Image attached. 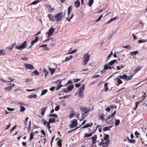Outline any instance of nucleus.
I'll return each mask as SVG.
<instances>
[{
	"label": "nucleus",
	"mask_w": 147,
	"mask_h": 147,
	"mask_svg": "<svg viewBox=\"0 0 147 147\" xmlns=\"http://www.w3.org/2000/svg\"><path fill=\"white\" fill-rule=\"evenodd\" d=\"M113 54L112 52H111L108 57H106V60H108L111 57V56L113 55Z\"/></svg>",
	"instance_id": "a19ab883"
},
{
	"label": "nucleus",
	"mask_w": 147,
	"mask_h": 147,
	"mask_svg": "<svg viewBox=\"0 0 147 147\" xmlns=\"http://www.w3.org/2000/svg\"><path fill=\"white\" fill-rule=\"evenodd\" d=\"M40 1L39 0L35 1H33V2H32L31 3L30 5H36V4H37L38 3L40 2Z\"/></svg>",
	"instance_id": "393cba45"
},
{
	"label": "nucleus",
	"mask_w": 147,
	"mask_h": 147,
	"mask_svg": "<svg viewBox=\"0 0 147 147\" xmlns=\"http://www.w3.org/2000/svg\"><path fill=\"white\" fill-rule=\"evenodd\" d=\"M63 86L61 84V85H58L57 86V88L56 89V90L57 91L59 90Z\"/></svg>",
	"instance_id": "37998d69"
},
{
	"label": "nucleus",
	"mask_w": 147,
	"mask_h": 147,
	"mask_svg": "<svg viewBox=\"0 0 147 147\" xmlns=\"http://www.w3.org/2000/svg\"><path fill=\"white\" fill-rule=\"evenodd\" d=\"M77 51V50L74 49V50H73V51H71V52H70L68 53H67V54H72L73 53H75Z\"/></svg>",
	"instance_id": "de8ad7c7"
},
{
	"label": "nucleus",
	"mask_w": 147,
	"mask_h": 147,
	"mask_svg": "<svg viewBox=\"0 0 147 147\" xmlns=\"http://www.w3.org/2000/svg\"><path fill=\"white\" fill-rule=\"evenodd\" d=\"M20 107L21 108L20 111L22 112H23L26 109L23 106H20Z\"/></svg>",
	"instance_id": "79ce46f5"
},
{
	"label": "nucleus",
	"mask_w": 147,
	"mask_h": 147,
	"mask_svg": "<svg viewBox=\"0 0 147 147\" xmlns=\"http://www.w3.org/2000/svg\"><path fill=\"white\" fill-rule=\"evenodd\" d=\"M57 143L58 146L60 147H61V141L58 140L57 141Z\"/></svg>",
	"instance_id": "bf43d9fd"
},
{
	"label": "nucleus",
	"mask_w": 147,
	"mask_h": 147,
	"mask_svg": "<svg viewBox=\"0 0 147 147\" xmlns=\"http://www.w3.org/2000/svg\"><path fill=\"white\" fill-rule=\"evenodd\" d=\"M16 126L15 125L10 130V132H12L16 128Z\"/></svg>",
	"instance_id": "5fc2aeb1"
},
{
	"label": "nucleus",
	"mask_w": 147,
	"mask_h": 147,
	"mask_svg": "<svg viewBox=\"0 0 147 147\" xmlns=\"http://www.w3.org/2000/svg\"><path fill=\"white\" fill-rule=\"evenodd\" d=\"M72 55L70 56H69V57H66L65 59V62L67 60H70L72 58Z\"/></svg>",
	"instance_id": "a18cd8bd"
},
{
	"label": "nucleus",
	"mask_w": 147,
	"mask_h": 147,
	"mask_svg": "<svg viewBox=\"0 0 147 147\" xmlns=\"http://www.w3.org/2000/svg\"><path fill=\"white\" fill-rule=\"evenodd\" d=\"M60 109V106L59 105H57L56 106L55 108V110L56 111H58Z\"/></svg>",
	"instance_id": "09e8293b"
},
{
	"label": "nucleus",
	"mask_w": 147,
	"mask_h": 147,
	"mask_svg": "<svg viewBox=\"0 0 147 147\" xmlns=\"http://www.w3.org/2000/svg\"><path fill=\"white\" fill-rule=\"evenodd\" d=\"M113 68V67H111L108 64H105L104 66V70H108L109 69H111Z\"/></svg>",
	"instance_id": "6e6552de"
},
{
	"label": "nucleus",
	"mask_w": 147,
	"mask_h": 147,
	"mask_svg": "<svg viewBox=\"0 0 147 147\" xmlns=\"http://www.w3.org/2000/svg\"><path fill=\"white\" fill-rule=\"evenodd\" d=\"M15 44H13V45L11 47H9V48L10 50L11 51L13 49L14 47V45H15Z\"/></svg>",
	"instance_id": "0e129e2a"
},
{
	"label": "nucleus",
	"mask_w": 147,
	"mask_h": 147,
	"mask_svg": "<svg viewBox=\"0 0 147 147\" xmlns=\"http://www.w3.org/2000/svg\"><path fill=\"white\" fill-rule=\"evenodd\" d=\"M94 0H89L88 3V5L89 6H91L93 3Z\"/></svg>",
	"instance_id": "f704fd0d"
},
{
	"label": "nucleus",
	"mask_w": 147,
	"mask_h": 147,
	"mask_svg": "<svg viewBox=\"0 0 147 147\" xmlns=\"http://www.w3.org/2000/svg\"><path fill=\"white\" fill-rule=\"evenodd\" d=\"M12 89V86H9L8 87H6L5 88V90H7L8 91H10Z\"/></svg>",
	"instance_id": "2f4dec72"
},
{
	"label": "nucleus",
	"mask_w": 147,
	"mask_h": 147,
	"mask_svg": "<svg viewBox=\"0 0 147 147\" xmlns=\"http://www.w3.org/2000/svg\"><path fill=\"white\" fill-rule=\"evenodd\" d=\"M114 116L112 114L109 115L105 119V122L106 123H109L107 122V121L111 119V118L113 117Z\"/></svg>",
	"instance_id": "ddd939ff"
},
{
	"label": "nucleus",
	"mask_w": 147,
	"mask_h": 147,
	"mask_svg": "<svg viewBox=\"0 0 147 147\" xmlns=\"http://www.w3.org/2000/svg\"><path fill=\"white\" fill-rule=\"evenodd\" d=\"M105 135L104 140H106L105 142V145H103L102 147H108L110 142V140L109 138V136L108 134H104Z\"/></svg>",
	"instance_id": "f257e3e1"
},
{
	"label": "nucleus",
	"mask_w": 147,
	"mask_h": 147,
	"mask_svg": "<svg viewBox=\"0 0 147 147\" xmlns=\"http://www.w3.org/2000/svg\"><path fill=\"white\" fill-rule=\"evenodd\" d=\"M27 42L26 41H25L21 45L16 46V49L19 50H21L26 48V46H27V45L26 44Z\"/></svg>",
	"instance_id": "20e7f679"
},
{
	"label": "nucleus",
	"mask_w": 147,
	"mask_h": 147,
	"mask_svg": "<svg viewBox=\"0 0 147 147\" xmlns=\"http://www.w3.org/2000/svg\"><path fill=\"white\" fill-rule=\"evenodd\" d=\"M120 78H119L118 77L116 78V79L117 80V83H119V84H122L123 83L122 81L120 80Z\"/></svg>",
	"instance_id": "cd10ccee"
},
{
	"label": "nucleus",
	"mask_w": 147,
	"mask_h": 147,
	"mask_svg": "<svg viewBox=\"0 0 147 147\" xmlns=\"http://www.w3.org/2000/svg\"><path fill=\"white\" fill-rule=\"evenodd\" d=\"M81 110L82 112H84L85 114L88 113L89 111V110L87 109L86 108L81 109Z\"/></svg>",
	"instance_id": "4be33fe9"
},
{
	"label": "nucleus",
	"mask_w": 147,
	"mask_h": 147,
	"mask_svg": "<svg viewBox=\"0 0 147 147\" xmlns=\"http://www.w3.org/2000/svg\"><path fill=\"white\" fill-rule=\"evenodd\" d=\"M38 40V37L36 36L35 37V39L34 40L32 41L31 42V45L32 46L34 45L35 43H36Z\"/></svg>",
	"instance_id": "f8f14e48"
},
{
	"label": "nucleus",
	"mask_w": 147,
	"mask_h": 147,
	"mask_svg": "<svg viewBox=\"0 0 147 147\" xmlns=\"http://www.w3.org/2000/svg\"><path fill=\"white\" fill-rule=\"evenodd\" d=\"M110 129H109V127H105L103 128V131H105L107 130L110 131Z\"/></svg>",
	"instance_id": "ea45409f"
},
{
	"label": "nucleus",
	"mask_w": 147,
	"mask_h": 147,
	"mask_svg": "<svg viewBox=\"0 0 147 147\" xmlns=\"http://www.w3.org/2000/svg\"><path fill=\"white\" fill-rule=\"evenodd\" d=\"M120 122V120L119 119H116L115 120V125L117 126H118Z\"/></svg>",
	"instance_id": "bb28decb"
},
{
	"label": "nucleus",
	"mask_w": 147,
	"mask_h": 147,
	"mask_svg": "<svg viewBox=\"0 0 147 147\" xmlns=\"http://www.w3.org/2000/svg\"><path fill=\"white\" fill-rule=\"evenodd\" d=\"M84 88L85 86L83 84L82 86L80 87L78 90V92H83L85 89Z\"/></svg>",
	"instance_id": "1a4fd4ad"
},
{
	"label": "nucleus",
	"mask_w": 147,
	"mask_h": 147,
	"mask_svg": "<svg viewBox=\"0 0 147 147\" xmlns=\"http://www.w3.org/2000/svg\"><path fill=\"white\" fill-rule=\"evenodd\" d=\"M37 96V95L36 94H32L28 96V98H31L34 97H36Z\"/></svg>",
	"instance_id": "a878e982"
},
{
	"label": "nucleus",
	"mask_w": 147,
	"mask_h": 147,
	"mask_svg": "<svg viewBox=\"0 0 147 147\" xmlns=\"http://www.w3.org/2000/svg\"><path fill=\"white\" fill-rule=\"evenodd\" d=\"M48 17L49 18V19L52 22H54V21L55 19L54 16H53L52 14H49L48 15Z\"/></svg>",
	"instance_id": "9b49d317"
},
{
	"label": "nucleus",
	"mask_w": 147,
	"mask_h": 147,
	"mask_svg": "<svg viewBox=\"0 0 147 147\" xmlns=\"http://www.w3.org/2000/svg\"><path fill=\"white\" fill-rule=\"evenodd\" d=\"M134 134L136 136L137 138L138 137V135H140V134L137 131H136L135 132Z\"/></svg>",
	"instance_id": "e2e57ef3"
},
{
	"label": "nucleus",
	"mask_w": 147,
	"mask_h": 147,
	"mask_svg": "<svg viewBox=\"0 0 147 147\" xmlns=\"http://www.w3.org/2000/svg\"><path fill=\"white\" fill-rule=\"evenodd\" d=\"M55 87H52L50 88V91H52L55 89Z\"/></svg>",
	"instance_id": "774afa93"
},
{
	"label": "nucleus",
	"mask_w": 147,
	"mask_h": 147,
	"mask_svg": "<svg viewBox=\"0 0 147 147\" xmlns=\"http://www.w3.org/2000/svg\"><path fill=\"white\" fill-rule=\"evenodd\" d=\"M117 19V18L116 17H114L113 18H111L110 20L106 23L105 24H108L109 23Z\"/></svg>",
	"instance_id": "a211bd4d"
},
{
	"label": "nucleus",
	"mask_w": 147,
	"mask_h": 147,
	"mask_svg": "<svg viewBox=\"0 0 147 147\" xmlns=\"http://www.w3.org/2000/svg\"><path fill=\"white\" fill-rule=\"evenodd\" d=\"M93 123H91L90 124H88L86 125H84V127L85 128L88 127L92 126L93 125Z\"/></svg>",
	"instance_id": "58836bf2"
},
{
	"label": "nucleus",
	"mask_w": 147,
	"mask_h": 147,
	"mask_svg": "<svg viewBox=\"0 0 147 147\" xmlns=\"http://www.w3.org/2000/svg\"><path fill=\"white\" fill-rule=\"evenodd\" d=\"M101 140V142L98 144V145L99 146H102L104 144H105V142H103V140Z\"/></svg>",
	"instance_id": "13d9d810"
},
{
	"label": "nucleus",
	"mask_w": 147,
	"mask_h": 147,
	"mask_svg": "<svg viewBox=\"0 0 147 147\" xmlns=\"http://www.w3.org/2000/svg\"><path fill=\"white\" fill-rule=\"evenodd\" d=\"M72 6H71L69 7L68 8V16H69L70 12H71V10H72Z\"/></svg>",
	"instance_id": "c9c22d12"
},
{
	"label": "nucleus",
	"mask_w": 147,
	"mask_h": 147,
	"mask_svg": "<svg viewBox=\"0 0 147 147\" xmlns=\"http://www.w3.org/2000/svg\"><path fill=\"white\" fill-rule=\"evenodd\" d=\"M100 118L102 120H104V114H101L99 116Z\"/></svg>",
	"instance_id": "6e6d98bb"
},
{
	"label": "nucleus",
	"mask_w": 147,
	"mask_h": 147,
	"mask_svg": "<svg viewBox=\"0 0 147 147\" xmlns=\"http://www.w3.org/2000/svg\"><path fill=\"white\" fill-rule=\"evenodd\" d=\"M80 85L81 84H75V86L76 88H79Z\"/></svg>",
	"instance_id": "338daca9"
},
{
	"label": "nucleus",
	"mask_w": 147,
	"mask_h": 147,
	"mask_svg": "<svg viewBox=\"0 0 147 147\" xmlns=\"http://www.w3.org/2000/svg\"><path fill=\"white\" fill-rule=\"evenodd\" d=\"M63 12H61L57 14L55 16L56 19L55 21L56 22L58 23L61 21L63 18Z\"/></svg>",
	"instance_id": "f03ea898"
},
{
	"label": "nucleus",
	"mask_w": 147,
	"mask_h": 147,
	"mask_svg": "<svg viewBox=\"0 0 147 147\" xmlns=\"http://www.w3.org/2000/svg\"><path fill=\"white\" fill-rule=\"evenodd\" d=\"M56 121L55 118H51L49 119V122L50 123H54Z\"/></svg>",
	"instance_id": "b1692460"
},
{
	"label": "nucleus",
	"mask_w": 147,
	"mask_h": 147,
	"mask_svg": "<svg viewBox=\"0 0 147 147\" xmlns=\"http://www.w3.org/2000/svg\"><path fill=\"white\" fill-rule=\"evenodd\" d=\"M102 16L103 15H100V16L96 20V22H99L101 18L102 17Z\"/></svg>",
	"instance_id": "603ef678"
},
{
	"label": "nucleus",
	"mask_w": 147,
	"mask_h": 147,
	"mask_svg": "<svg viewBox=\"0 0 147 147\" xmlns=\"http://www.w3.org/2000/svg\"><path fill=\"white\" fill-rule=\"evenodd\" d=\"M79 94L78 95V96L81 98H82L84 96V94H83V92H79Z\"/></svg>",
	"instance_id": "4c0bfd02"
},
{
	"label": "nucleus",
	"mask_w": 147,
	"mask_h": 147,
	"mask_svg": "<svg viewBox=\"0 0 147 147\" xmlns=\"http://www.w3.org/2000/svg\"><path fill=\"white\" fill-rule=\"evenodd\" d=\"M129 142L131 143H133L136 142V141L134 139L129 140Z\"/></svg>",
	"instance_id": "3c124183"
},
{
	"label": "nucleus",
	"mask_w": 147,
	"mask_h": 147,
	"mask_svg": "<svg viewBox=\"0 0 147 147\" xmlns=\"http://www.w3.org/2000/svg\"><path fill=\"white\" fill-rule=\"evenodd\" d=\"M92 135V133H90L88 134L86 133H85L84 135V138L88 137L91 136Z\"/></svg>",
	"instance_id": "c756f323"
},
{
	"label": "nucleus",
	"mask_w": 147,
	"mask_h": 147,
	"mask_svg": "<svg viewBox=\"0 0 147 147\" xmlns=\"http://www.w3.org/2000/svg\"><path fill=\"white\" fill-rule=\"evenodd\" d=\"M141 69V67L139 66L136 67V68L134 70V71L135 73H136L138 72L139 71H140Z\"/></svg>",
	"instance_id": "7c9ffc66"
},
{
	"label": "nucleus",
	"mask_w": 147,
	"mask_h": 147,
	"mask_svg": "<svg viewBox=\"0 0 147 147\" xmlns=\"http://www.w3.org/2000/svg\"><path fill=\"white\" fill-rule=\"evenodd\" d=\"M41 132L42 134L43 135H44L43 137H46V134H45V131H44V130L43 129L41 130Z\"/></svg>",
	"instance_id": "4d7b16f0"
},
{
	"label": "nucleus",
	"mask_w": 147,
	"mask_h": 147,
	"mask_svg": "<svg viewBox=\"0 0 147 147\" xmlns=\"http://www.w3.org/2000/svg\"><path fill=\"white\" fill-rule=\"evenodd\" d=\"M49 70L51 73V75H52L55 71V69L54 68H51L50 67H49Z\"/></svg>",
	"instance_id": "4468645a"
},
{
	"label": "nucleus",
	"mask_w": 147,
	"mask_h": 147,
	"mask_svg": "<svg viewBox=\"0 0 147 147\" xmlns=\"http://www.w3.org/2000/svg\"><path fill=\"white\" fill-rule=\"evenodd\" d=\"M123 47L129 49H131L130 46L129 45H128L125 46H123Z\"/></svg>",
	"instance_id": "864d4df0"
},
{
	"label": "nucleus",
	"mask_w": 147,
	"mask_h": 147,
	"mask_svg": "<svg viewBox=\"0 0 147 147\" xmlns=\"http://www.w3.org/2000/svg\"><path fill=\"white\" fill-rule=\"evenodd\" d=\"M84 59L83 61L84 65H86L87 63L89 61L90 58V56L88 53H86L84 56Z\"/></svg>",
	"instance_id": "7ed1b4c3"
},
{
	"label": "nucleus",
	"mask_w": 147,
	"mask_h": 147,
	"mask_svg": "<svg viewBox=\"0 0 147 147\" xmlns=\"http://www.w3.org/2000/svg\"><path fill=\"white\" fill-rule=\"evenodd\" d=\"M55 29L53 27L49 29L48 32L46 33V34H48V37H49L50 36L53 35V33L55 31Z\"/></svg>",
	"instance_id": "423d86ee"
},
{
	"label": "nucleus",
	"mask_w": 147,
	"mask_h": 147,
	"mask_svg": "<svg viewBox=\"0 0 147 147\" xmlns=\"http://www.w3.org/2000/svg\"><path fill=\"white\" fill-rule=\"evenodd\" d=\"M43 71L44 72H45L46 73L48 74L49 71H48L45 68H43Z\"/></svg>",
	"instance_id": "052dcab7"
},
{
	"label": "nucleus",
	"mask_w": 147,
	"mask_h": 147,
	"mask_svg": "<svg viewBox=\"0 0 147 147\" xmlns=\"http://www.w3.org/2000/svg\"><path fill=\"white\" fill-rule=\"evenodd\" d=\"M118 78H120L121 79H125L126 80L127 78V75L126 74H124L123 76H118Z\"/></svg>",
	"instance_id": "f3484780"
},
{
	"label": "nucleus",
	"mask_w": 147,
	"mask_h": 147,
	"mask_svg": "<svg viewBox=\"0 0 147 147\" xmlns=\"http://www.w3.org/2000/svg\"><path fill=\"white\" fill-rule=\"evenodd\" d=\"M108 83H105L104 85L105 87V91H107L109 90V88L108 87Z\"/></svg>",
	"instance_id": "5701e85b"
},
{
	"label": "nucleus",
	"mask_w": 147,
	"mask_h": 147,
	"mask_svg": "<svg viewBox=\"0 0 147 147\" xmlns=\"http://www.w3.org/2000/svg\"><path fill=\"white\" fill-rule=\"evenodd\" d=\"M80 5V2L79 0H77L74 2V5L76 8L79 7Z\"/></svg>",
	"instance_id": "9d476101"
},
{
	"label": "nucleus",
	"mask_w": 147,
	"mask_h": 147,
	"mask_svg": "<svg viewBox=\"0 0 147 147\" xmlns=\"http://www.w3.org/2000/svg\"><path fill=\"white\" fill-rule=\"evenodd\" d=\"M97 138V136L96 135H94L91 138L92 140H96Z\"/></svg>",
	"instance_id": "49530a36"
},
{
	"label": "nucleus",
	"mask_w": 147,
	"mask_h": 147,
	"mask_svg": "<svg viewBox=\"0 0 147 147\" xmlns=\"http://www.w3.org/2000/svg\"><path fill=\"white\" fill-rule=\"evenodd\" d=\"M47 7L50 8L51 10H50L49 9V11H50L51 13L53 11H54L55 10V8L54 7L51 8V5H47Z\"/></svg>",
	"instance_id": "72a5a7b5"
},
{
	"label": "nucleus",
	"mask_w": 147,
	"mask_h": 147,
	"mask_svg": "<svg viewBox=\"0 0 147 147\" xmlns=\"http://www.w3.org/2000/svg\"><path fill=\"white\" fill-rule=\"evenodd\" d=\"M71 123L69 127L71 128H74L78 125V123L77 120L76 119H74L73 120L71 121Z\"/></svg>",
	"instance_id": "39448f33"
},
{
	"label": "nucleus",
	"mask_w": 147,
	"mask_h": 147,
	"mask_svg": "<svg viewBox=\"0 0 147 147\" xmlns=\"http://www.w3.org/2000/svg\"><path fill=\"white\" fill-rule=\"evenodd\" d=\"M138 51H132L130 52V55L131 56H133L134 55H136L138 53Z\"/></svg>",
	"instance_id": "c85d7f7f"
},
{
	"label": "nucleus",
	"mask_w": 147,
	"mask_h": 147,
	"mask_svg": "<svg viewBox=\"0 0 147 147\" xmlns=\"http://www.w3.org/2000/svg\"><path fill=\"white\" fill-rule=\"evenodd\" d=\"M47 91L48 90L47 89L42 90L40 96H42L45 94L47 92Z\"/></svg>",
	"instance_id": "473e14b6"
},
{
	"label": "nucleus",
	"mask_w": 147,
	"mask_h": 147,
	"mask_svg": "<svg viewBox=\"0 0 147 147\" xmlns=\"http://www.w3.org/2000/svg\"><path fill=\"white\" fill-rule=\"evenodd\" d=\"M24 65L25 67L27 69H34V66L31 64L26 63Z\"/></svg>",
	"instance_id": "0eeeda50"
},
{
	"label": "nucleus",
	"mask_w": 147,
	"mask_h": 147,
	"mask_svg": "<svg viewBox=\"0 0 147 147\" xmlns=\"http://www.w3.org/2000/svg\"><path fill=\"white\" fill-rule=\"evenodd\" d=\"M6 54V52L4 49L0 50V56H4Z\"/></svg>",
	"instance_id": "2eb2a0df"
},
{
	"label": "nucleus",
	"mask_w": 147,
	"mask_h": 147,
	"mask_svg": "<svg viewBox=\"0 0 147 147\" xmlns=\"http://www.w3.org/2000/svg\"><path fill=\"white\" fill-rule=\"evenodd\" d=\"M48 116L49 117H53L55 118L57 117V115L56 114H50Z\"/></svg>",
	"instance_id": "e433bc0d"
},
{
	"label": "nucleus",
	"mask_w": 147,
	"mask_h": 147,
	"mask_svg": "<svg viewBox=\"0 0 147 147\" xmlns=\"http://www.w3.org/2000/svg\"><path fill=\"white\" fill-rule=\"evenodd\" d=\"M7 109L9 111H13L15 110L14 108H11L9 107H7Z\"/></svg>",
	"instance_id": "680f3d73"
},
{
	"label": "nucleus",
	"mask_w": 147,
	"mask_h": 147,
	"mask_svg": "<svg viewBox=\"0 0 147 147\" xmlns=\"http://www.w3.org/2000/svg\"><path fill=\"white\" fill-rule=\"evenodd\" d=\"M133 77V76L131 75H130L129 76H127V78L126 79V80H128L131 79Z\"/></svg>",
	"instance_id": "8fccbe9b"
},
{
	"label": "nucleus",
	"mask_w": 147,
	"mask_h": 147,
	"mask_svg": "<svg viewBox=\"0 0 147 147\" xmlns=\"http://www.w3.org/2000/svg\"><path fill=\"white\" fill-rule=\"evenodd\" d=\"M33 138V134H30V140H31Z\"/></svg>",
	"instance_id": "69168bd1"
},
{
	"label": "nucleus",
	"mask_w": 147,
	"mask_h": 147,
	"mask_svg": "<svg viewBox=\"0 0 147 147\" xmlns=\"http://www.w3.org/2000/svg\"><path fill=\"white\" fill-rule=\"evenodd\" d=\"M34 74L35 76H38L39 74V73L38 72L37 70H34L31 74V75L33 76L34 75Z\"/></svg>",
	"instance_id": "412c9836"
},
{
	"label": "nucleus",
	"mask_w": 147,
	"mask_h": 147,
	"mask_svg": "<svg viewBox=\"0 0 147 147\" xmlns=\"http://www.w3.org/2000/svg\"><path fill=\"white\" fill-rule=\"evenodd\" d=\"M147 41L146 40L142 39L138 40V42L139 43H141L146 42Z\"/></svg>",
	"instance_id": "c03bdc74"
},
{
	"label": "nucleus",
	"mask_w": 147,
	"mask_h": 147,
	"mask_svg": "<svg viewBox=\"0 0 147 147\" xmlns=\"http://www.w3.org/2000/svg\"><path fill=\"white\" fill-rule=\"evenodd\" d=\"M47 108V107H45L41 109V114L43 115L45 112L46 109Z\"/></svg>",
	"instance_id": "aec40b11"
},
{
	"label": "nucleus",
	"mask_w": 147,
	"mask_h": 147,
	"mask_svg": "<svg viewBox=\"0 0 147 147\" xmlns=\"http://www.w3.org/2000/svg\"><path fill=\"white\" fill-rule=\"evenodd\" d=\"M74 88V85H71L67 86V89L69 91H71Z\"/></svg>",
	"instance_id": "6ab92c4d"
},
{
	"label": "nucleus",
	"mask_w": 147,
	"mask_h": 147,
	"mask_svg": "<svg viewBox=\"0 0 147 147\" xmlns=\"http://www.w3.org/2000/svg\"><path fill=\"white\" fill-rule=\"evenodd\" d=\"M117 61V60L115 59L112 60L111 61L108 63V65L111 66H111L114 63H115Z\"/></svg>",
	"instance_id": "dca6fc26"
}]
</instances>
